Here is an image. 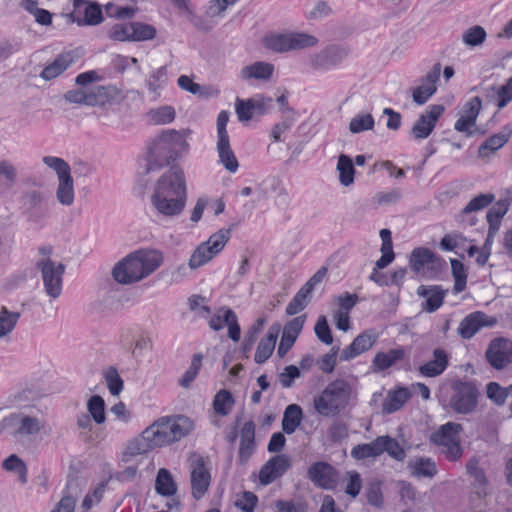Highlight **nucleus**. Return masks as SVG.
<instances>
[{
  "label": "nucleus",
  "instance_id": "1",
  "mask_svg": "<svg viewBox=\"0 0 512 512\" xmlns=\"http://www.w3.org/2000/svg\"><path fill=\"white\" fill-rule=\"evenodd\" d=\"M187 201L185 175L178 166H171L156 182L151 204L156 215L171 219L182 214Z\"/></svg>",
  "mask_w": 512,
  "mask_h": 512
},
{
  "label": "nucleus",
  "instance_id": "2",
  "mask_svg": "<svg viewBox=\"0 0 512 512\" xmlns=\"http://www.w3.org/2000/svg\"><path fill=\"white\" fill-rule=\"evenodd\" d=\"M186 132L168 129L157 135L147 146L143 175L158 171L188 151Z\"/></svg>",
  "mask_w": 512,
  "mask_h": 512
},
{
  "label": "nucleus",
  "instance_id": "3",
  "mask_svg": "<svg viewBox=\"0 0 512 512\" xmlns=\"http://www.w3.org/2000/svg\"><path fill=\"white\" fill-rule=\"evenodd\" d=\"M163 262V254L154 249H140L130 253L113 268L112 275L120 284H130L140 281L155 270Z\"/></svg>",
  "mask_w": 512,
  "mask_h": 512
},
{
  "label": "nucleus",
  "instance_id": "4",
  "mask_svg": "<svg viewBox=\"0 0 512 512\" xmlns=\"http://www.w3.org/2000/svg\"><path fill=\"white\" fill-rule=\"evenodd\" d=\"M480 389L474 380H453L447 398L441 401L443 408L458 415H471L478 409Z\"/></svg>",
  "mask_w": 512,
  "mask_h": 512
},
{
  "label": "nucleus",
  "instance_id": "5",
  "mask_svg": "<svg viewBox=\"0 0 512 512\" xmlns=\"http://www.w3.org/2000/svg\"><path fill=\"white\" fill-rule=\"evenodd\" d=\"M171 417H161L148 426L139 437L130 441L125 454L136 456L148 453L155 448L171 444Z\"/></svg>",
  "mask_w": 512,
  "mask_h": 512
},
{
  "label": "nucleus",
  "instance_id": "6",
  "mask_svg": "<svg viewBox=\"0 0 512 512\" xmlns=\"http://www.w3.org/2000/svg\"><path fill=\"white\" fill-rule=\"evenodd\" d=\"M350 395L349 383L344 379H336L314 399L315 409L323 416L337 415L348 404Z\"/></svg>",
  "mask_w": 512,
  "mask_h": 512
},
{
  "label": "nucleus",
  "instance_id": "7",
  "mask_svg": "<svg viewBox=\"0 0 512 512\" xmlns=\"http://www.w3.org/2000/svg\"><path fill=\"white\" fill-rule=\"evenodd\" d=\"M318 39L305 33H275L263 38V46L276 53H285L292 50H300L313 47Z\"/></svg>",
  "mask_w": 512,
  "mask_h": 512
},
{
  "label": "nucleus",
  "instance_id": "8",
  "mask_svg": "<svg viewBox=\"0 0 512 512\" xmlns=\"http://www.w3.org/2000/svg\"><path fill=\"white\" fill-rule=\"evenodd\" d=\"M231 236V228H222L213 233L208 240L202 242L192 253L188 267L192 270L197 269L219 254Z\"/></svg>",
  "mask_w": 512,
  "mask_h": 512
},
{
  "label": "nucleus",
  "instance_id": "9",
  "mask_svg": "<svg viewBox=\"0 0 512 512\" xmlns=\"http://www.w3.org/2000/svg\"><path fill=\"white\" fill-rule=\"evenodd\" d=\"M37 268L41 271L45 292L53 299L58 298L62 293L63 275L65 265L55 263L50 258L37 262Z\"/></svg>",
  "mask_w": 512,
  "mask_h": 512
},
{
  "label": "nucleus",
  "instance_id": "10",
  "mask_svg": "<svg viewBox=\"0 0 512 512\" xmlns=\"http://www.w3.org/2000/svg\"><path fill=\"white\" fill-rule=\"evenodd\" d=\"M349 55V49L342 45H328L309 56V64L317 71H327L338 66Z\"/></svg>",
  "mask_w": 512,
  "mask_h": 512
},
{
  "label": "nucleus",
  "instance_id": "11",
  "mask_svg": "<svg viewBox=\"0 0 512 512\" xmlns=\"http://www.w3.org/2000/svg\"><path fill=\"white\" fill-rule=\"evenodd\" d=\"M70 16L78 26H96L104 20L101 5L92 0H73Z\"/></svg>",
  "mask_w": 512,
  "mask_h": 512
},
{
  "label": "nucleus",
  "instance_id": "12",
  "mask_svg": "<svg viewBox=\"0 0 512 512\" xmlns=\"http://www.w3.org/2000/svg\"><path fill=\"white\" fill-rule=\"evenodd\" d=\"M445 108L441 104H433L420 114L411 129V135L415 140L426 139L430 136L437 125L439 118L444 113Z\"/></svg>",
  "mask_w": 512,
  "mask_h": 512
},
{
  "label": "nucleus",
  "instance_id": "13",
  "mask_svg": "<svg viewBox=\"0 0 512 512\" xmlns=\"http://www.w3.org/2000/svg\"><path fill=\"white\" fill-rule=\"evenodd\" d=\"M486 359L491 367L496 370L506 368L512 363V342L505 338H496L489 344Z\"/></svg>",
  "mask_w": 512,
  "mask_h": 512
},
{
  "label": "nucleus",
  "instance_id": "14",
  "mask_svg": "<svg viewBox=\"0 0 512 512\" xmlns=\"http://www.w3.org/2000/svg\"><path fill=\"white\" fill-rule=\"evenodd\" d=\"M291 467V459L286 454H278L271 457L259 471L261 485L267 486L277 478L283 476Z\"/></svg>",
  "mask_w": 512,
  "mask_h": 512
},
{
  "label": "nucleus",
  "instance_id": "15",
  "mask_svg": "<svg viewBox=\"0 0 512 512\" xmlns=\"http://www.w3.org/2000/svg\"><path fill=\"white\" fill-rule=\"evenodd\" d=\"M308 477L315 486L326 490H332L338 482L337 470L327 462L313 463L308 469Z\"/></svg>",
  "mask_w": 512,
  "mask_h": 512
},
{
  "label": "nucleus",
  "instance_id": "16",
  "mask_svg": "<svg viewBox=\"0 0 512 512\" xmlns=\"http://www.w3.org/2000/svg\"><path fill=\"white\" fill-rule=\"evenodd\" d=\"M497 320L481 311L468 314L459 324L458 334L462 339H471L481 328L492 327Z\"/></svg>",
  "mask_w": 512,
  "mask_h": 512
},
{
  "label": "nucleus",
  "instance_id": "17",
  "mask_svg": "<svg viewBox=\"0 0 512 512\" xmlns=\"http://www.w3.org/2000/svg\"><path fill=\"white\" fill-rule=\"evenodd\" d=\"M191 467V494L195 500H200L208 491L211 475L202 457L193 460Z\"/></svg>",
  "mask_w": 512,
  "mask_h": 512
},
{
  "label": "nucleus",
  "instance_id": "18",
  "mask_svg": "<svg viewBox=\"0 0 512 512\" xmlns=\"http://www.w3.org/2000/svg\"><path fill=\"white\" fill-rule=\"evenodd\" d=\"M378 340V335L373 330H366L360 333L352 343L342 350L341 361H349L368 351Z\"/></svg>",
  "mask_w": 512,
  "mask_h": 512
},
{
  "label": "nucleus",
  "instance_id": "19",
  "mask_svg": "<svg viewBox=\"0 0 512 512\" xmlns=\"http://www.w3.org/2000/svg\"><path fill=\"white\" fill-rule=\"evenodd\" d=\"M305 320L306 316L301 315L293 318L285 324L277 350V354L280 358L284 357L294 345L298 335L303 329Z\"/></svg>",
  "mask_w": 512,
  "mask_h": 512
},
{
  "label": "nucleus",
  "instance_id": "20",
  "mask_svg": "<svg viewBox=\"0 0 512 512\" xmlns=\"http://www.w3.org/2000/svg\"><path fill=\"white\" fill-rule=\"evenodd\" d=\"M77 58L74 51L60 53L52 63L42 70L40 77L46 81L55 79L70 68L77 61Z\"/></svg>",
  "mask_w": 512,
  "mask_h": 512
},
{
  "label": "nucleus",
  "instance_id": "21",
  "mask_svg": "<svg viewBox=\"0 0 512 512\" xmlns=\"http://www.w3.org/2000/svg\"><path fill=\"white\" fill-rule=\"evenodd\" d=\"M449 366V355L442 348L433 351V359L419 367V373L427 378H434L441 375Z\"/></svg>",
  "mask_w": 512,
  "mask_h": 512
},
{
  "label": "nucleus",
  "instance_id": "22",
  "mask_svg": "<svg viewBox=\"0 0 512 512\" xmlns=\"http://www.w3.org/2000/svg\"><path fill=\"white\" fill-rule=\"evenodd\" d=\"M512 128L505 125L502 130L488 137L478 148V155L482 158L489 157L497 150L501 149L510 139Z\"/></svg>",
  "mask_w": 512,
  "mask_h": 512
},
{
  "label": "nucleus",
  "instance_id": "23",
  "mask_svg": "<svg viewBox=\"0 0 512 512\" xmlns=\"http://www.w3.org/2000/svg\"><path fill=\"white\" fill-rule=\"evenodd\" d=\"M255 450V423L249 420L244 423L240 432L239 460L245 463Z\"/></svg>",
  "mask_w": 512,
  "mask_h": 512
},
{
  "label": "nucleus",
  "instance_id": "24",
  "mask_svg": "<svg viewBox=\"0 0 512 512\" xmlns=\"http://www.w3.org/2000/svg\"><path fill=\"white\" fill-rule=\"evenodd\" d=\"M405 350L402 347L390 349L388 352H378L374 356L371 369L373 372H382L405 358Z\"/></svg>",
  "mask_w": 512,
  "mask_h": 512
},
{
  "label": "nucleus",
  "instance_id": "25",
  "mask_svg": "<svg viewBox=\"0 0 512 512\" xmlns=\"http://www.w3.org/2000/svg\"><path fill=\"white\" fill-rule=\"evenodd\" d=\"M417 294L420 297H427L423 303V310L428 313L437 311L442 306L445 297V292L438 285L428 287L421 285L417 289Z\"/></svg>",
  "mask_w": 512,
  "mask_h": 512
},
{
  "label": "nucleus",
  "instance_id": "26",
  "mask_svg": "<svg viewBox=\"0 0 512 512\" xmlns=\"http://www.w3.org/2000/svg\"><path fill=\"white\" fill-rule=\"evenodd\" d=\"M279 330V326L270 327L266 337L261 339L259 342L254 356V361L257 364H263L272 355L278 338Z\"/></svg>",
  "mask_w": 512,
  "mask_h": 512
},
{
  "label": "nucleus",
  "instance_id": "27",
  "mask_svg": "<svg viewBox=\"0 0 512 512\" xmlns=\"http://www.w3.org/2000/svg\"><path fill=\"white\" fill-rule=\"evenodd\" d=\"M218 162L230 173L237 172L239 168L238 159L231 148L230 139H217L216 145Z\"/></svg>",
  "mask_w": 512,
  "mask_h": 512
},
{
  "label": "nucleus",
  "instance_id": "28",
  "mask_svg": "<svg viewBox=\"0 0 512 512\" xmlns=\"http://www.w3.org/2000/svg\"><path fill=\"white\" fill-rule=\"evenodd\" d=\"M410 397L411 393L406 387H398L395 390L389 391L382 404V412L384 414H392L400 410Z\"/></svg>",
  "mask_w": 512,
  "mask_h": 512
},
{
  "label": "nucleus",
  "instance_id": "29",
  "mask_svg": "<svg viewBox=\"0 0 512 512\" xmlns=\"http://www.w3.org/2000/svg\"><path fill=\"white\" fill-rule=\"evenodd\" d=\"M467 473L474 479L473 487L478 498L487 495L488 479L485 471L479 466V460L475 457L471 458L466 464Z\"/></svg>",
  "mask_w": 512,
  "mask_h": 512
},
{
  "label": "nucleus",
  "instance_id": "30",
  "mask_svg": "<svg viewBox=\"0 0 512 512\" xmlns=\"http://www.w3.org/2000/svg\"><path fill=\"white\" fill-rule=\"evenodd\" d=\"M463 431L460 423L447 422L441 425L437 431L430 436V441L435 445H443L450 441L459 440V433Z\"/></svg>",
  "mask_w": 512,
  "mask_h": 512
},
{
  "label": "nucleus",
  "instance_id": "31",
  "mask_svg": "<svg viewBox=\"0 0 512 512\" xmlns=\"http://www.w3.org/2000/svg\"><path fill=\"white\" fill-rule=\"evenodd\" d=\"M274 72V65L268 62L257 61L241 69L240 76L243 80L257 79L269 80Z\"/></svg>",
  "mask_w": 512,
  "mask_h": 512
},
{
  "label": "nucleus",
  "instance_id": "32",
  "mask_svg": "<svg viewBox=\"0 0 512 512\" xmlns=\"http://www.w3.org/2000/svg\"><path fill=\"white\" fill-rule=\"evenodd\" d=\"M303 420V410L298 404L288 405L282 418V430L284 433L293 434Z\"/></svg>",
  "mask_w": 512,
  "mask_h": 512
},
{
  "label": "nucleus",
  "instance_id": "33",
  "mask_svg": "<svg viewBox=\"0 0 512 512\" xmlns=\"http://www.w3.org/2000/svg\"><path fill=\"white\" fill-rule=\"evenodd\" d=\"M408 468L417 478H433L438 472L436 463L429 457H417L409 461Z\"/></svg>",
  "mask_w": 512,
  "mask_h": 512
},
{
  "label": "nucleus",
  "instance_id": "34",
  "mask_svg": "<svg viewBox=\"0 0 512 512\" xmlns=\"http://www.w3.org/2000/svg\"><path fill=\"white\" fill-rule=\"evenodd\" d=\"M155 490L157 494L165 497L173 496L177 492V485L169 470L159 469L155 480Z\"/></svg>",
  "mask_w": 512,
  "mask_h": 512
},
{
  "label": "nucleus",
  "instance_id": "35",
  "mask_svg": "<svg viewBox=\"0 0 512 512\" xmlns=\"http://www.w3.org/2000/svg\"><path fill=\"white\" fill-rule=\"evenodd\" d=\"M436 260V255L429 248L417 247L412 250L409 257L411 269L418 273L425 265L431 264Z\"/></svg>",
  "mask_w": 512,
  "mask_h": 512
},
{
  "label": "nucleus",
  "instance_id": "36",
  "mask_svg": "<svg viewBox=\"0 0 512 512\" xmlns=\"http://www.w3.org/2000/svg\"><path fill=\"white\" fill-rule=\"evenodd\" d=\"M380 454L386 452L391 458L397 461H403L406 457V452L399 444V442L389 435L379 436Z\"/></svg>",
  "mask_w": 512,
  "mask_h": 512
},
{
  "label": "nucleus",
  "instance_id": "37",
  "mask_svg": "<svg viewBox=\"0 0 512 512\" xmlns=\"http://www.w3.org/2000/svg\"><path fill=\"white\" fill-rule=\"evenodd\" d=\"M337 170L339 172V181L341 185L348 187L354 182L355 168L352 159L341 154L338 157Z\"/></svg>",
  "mask_w": 512,
  "mask_h": 512
},
{
  "label": "nucleus",
  "instance_id": "38",
  "mask_svg": "<svg viewBox=\"0 0 512 512\" xmlns=\"http://www.w3.org/2000/svg\"><path fill=\"white\" fill-rule=\"evenodd\" d=\"M235 403L233 395L226 389H221L213 399V409L217 415L226 416L232 410Z\"/></svg>",
  "mask_w": 512,
  "mask_h": 512
},
{
  "label": "nucleus",
  "instance_id": "39",
  "mask_svg": "<svg viewBox=\"0 0 512 512\" xmlns=\"http://www.w3.org/2000/svg\"><path fill=\"white\" fill-rule=\"evenodd\" d=\"M56 190V198L58 202L64 206H71L74 202V185L72 176L58 180Z\"/></svg>",
  "mask_w": 512,
  "mask_h": 512
},
{
  "label": "nucleus",
  "instance_id": "40",
  "mask_svg": "<svg viewBox=\"0 0 512 512\" xmlns=\"http://www.w3.org/2000/svg\"><path fill=\"white\" fill-rule=\"evenodd\" d=\"M192 429L193 424L189 418L182 415L177 416L176 418L171 417V428L169 430L171 435V443L185 437L190 433Z\"/></svg>",
  "mask_w": 512,
  "mask_h": 512
},
{
  "label": "nucleus",
  "instance_id": "41",
  "mask_svg": "<svg viewBox=\"0 0 512 512\" xmlns=\"http://www.w3.org/2000/svg\"><path fill=\"white\" fill-rule=\"evenodd\" d=\"M311 294L312 292L310 290H308L305 286H302L286 306V314L289 316L296 315L305 309L309 303Z\"/></svg>",
  "mask_w": 512,
  "mask_h": 512
},
{
  "label": "nucleus",
  "instance_id": "42",
  "mask_svg": "<svg viewBox=\"0 0 512 512\" xmlns=\"http://www.w3.org/2000/svg\"><path fill=\"white\" fill-rule=\"evenodd\" d=\"M379 436L370 443L358 444L351 450V456L357 460L380 456Z\"/></svg>",
  "mask_w": 512,
  "mask_h": 512
},
{
  "label": "nucleus",
  "instance_id": "43",
  "mask_svg": "<svg viewBox=\"0 0 512 512\" xmlns=\"http://www.w3.org/2000/svg\"><path fill=\"white\" fill-rule=\"evenodd\" d=\"M220 312H223V322L228 328V337L233 342H238L241 337V328L236 313L229 307H221Z\"/></svg>",
  "mask_w": 512,
  "mask_h": 512
},
{
  "label": "nucleus",
  "instance_id": "44",
  "mask_svg": "<svg viewBox=\"0 0 512 512\" xmlns=\"http://www.w3.org/2000/svg\"><path fill=\"white\" fill-rule=\"evenodd\" d=\"M265 322V318H258L245 333L243 342L241 344V350L246 356L252 350L258 338V335L262 332L264 328Z\"/></svg>",
  "mask_w": 512,
  "mask_h": 512
},
{
  "label": "nucleus",
  "instance_id": "45",
  "mask_svg": "<svg viewBox=\"0 0 512 512\" xmlns=\"http://www.w3.org/2000/svg\"><path fill=\"white\" fill-rule=\"evenodd\" d=\"M105 401L100 395H93L87 401V410L96 424H103L106 420Z\"/></svg>",
  "mask_w": 512,
  "mask_h": 512
},
{
  "label": "nucleus",
  "instance_id": "46",
  "mask_svg": "<svg viewBox=\"0 0 512 512\" xmlns=\"http://www.w3.org/2000/svg\"><path fill=\"white\" fill-rule=\"evenodd\" d=\"M157 30L153 25L134 21L132 22V42L149 41L156 37Z\"/></svg>",
  "mask_w": 512,
  "mask_h": 512
},
{
  "label": "nucleus",
  "instance_id": "47",
  "mask_svg": "<svg viewBox=\"0 0 512 512\" xmlns=\"http://www.w3.org/2000/svg\"><path fill=\"white\" fill-rule=\"evenodd\" d=\"M494 200L495 195L493 193H481L467 203V205L461 210L460 216L481 211L492 204Z\"/></svg>",
  "mask_w": 512,
  "mask_h": 512
},
{
  "label": "nucleus",
  "instance_id": "48",
  "mask_svg": "<svg viewBox=\"0 0 512 512\" xmlns=\"http://www.w3.org/2000/svg\"><path fill=\"white\" fill-rule=\"evenodd\" d=\"M202 360V354L197 353L193 355L189 368L185 371V373L178 381L181 387L188 388L191 385V383L195 380L201 369Z\"/></svg>",
  "mask_w": 512,
  "mask_h": 512
},
{
  "label": "nucleus",
  "instance_id": "49",
  "mask_svg": "<svg viewBox=\"0 0 512 512\" xmlns=\"http://www.w3.org/2000/svg\"><path fill=\"white\" fill-rule=\"evenodd\" d=\"M20 318L19 312H11L6 307L0 310V338L5 337L15 328Z\"/></svg>",
  "mask_w": 512,
  "mask_h": 512
},
{
  "label": "nucleus",
  "instance_id": "50",
  "mask_svg": "<svg viewBox=\"0 0 512 512\" xmlns=\"http://www.w3.org/2000/svg\"><path fill=\"white\" fill-rule=\"evenodd\" d=\"M167 75V66H161L156 70L152 71L148 79L146 80L148 90L155 95H159L158 91L167 82Z\"/></svg>",
  "mask_w": 512,
  "mask_h": 512
},
{
  "label": "nucleus",
  "instance_id": "51",
  "mask_svg": "<svg viewBox=\"0 0 512 512\" xmlns=\"http://www.w3.org/2000/svg\"><path fill=\"white\" fill-rule=\"evenodd\" d=\"M2 467L6 471L17 473L22 483L27 482V466L16 454L6 458L2 463Z\"/></svg>",
  "mask_w": 512,
  "mask_h": 512
},
{
  "label": "nucleus",
  "instance_id": "52",
  "mask_svg": "<svg viewBox=\"0 0 512 512\" xmlns=\"http://www.w3.org/2000/svg\"><path fill=\"white\" fill-rule=\"evenodd\" d=\"M20 428L15 432L20 433V436L33 435L40 432L43 424L37 417L28 416L20 413Z\"/></svg>",
  "mask_w": 512,
  "mask_h": 512
},
{
  "label": "nucleus",
  "instance_id": "53",
  "mask_svg": "<svg viewBox=\"0 0 512 512\" xmlns=\"http://www.w3.org/2000/svg\"><path fill=\"white\" fill-rule=\"evenodd\" d=\"M451 270L452 276L454 278V291L459 293L462 292L466 288L467 282V272L460 260L451 259Z\"/></svg>",
  "mask_w": 512,
  "mask_h": 512
},
{
  "label": "nucleus",
  "instance_id": "54",
  "mask_svg": "<svg viewBox=\"0 0 512 512\" xmlns=\"http://www.w3.org/2000/svg\"><path fill=\"white\" fill-rule=\"evenodd\" d=\"M89 91L90 106H104L112 99V89L109 86H96Z\"/></svg>",
  "mask_w": 512,
  "mask_h": 512
},
{
  "label": "nucleus",
  "instance_id": "55",
  "mask_svg": "<svg viewBox=\"0 0 512 512\" xmlns=\"http://www.w3.org/2000/svg\"><path fill=\"white\" fill-rule=\"evenodd\" d=\"M43 163L54 170L58 176V180L71 175L70 165L62 158L56 156H44Z\"/></svg>",
  "mask_w": 512,
  "mask_h": 512
},
{
  "label": "nucleus",
  "instance_id": "56",
  "mask_svg": "<svg viewBox=\"0 0 512 512\" xmlns=\"http://www.w3.org/2000/svg\"><path fill=\"white\" fill-rule=\"evenodd\" d=\"M487 37V33L482 26L475 25L467 29L462 35V41L469 47L481 45Z\"/></svg>",
  "mask_w": 512,
  "mask_h": 512
},
{
  "label": "nucleus",
  "instance_id": "57",
  "mask_svg": "<svg viewBox=\"0 0 512 512\" xmlns=\"http://www.w3.org/2000/svg\"><path fill=\"white\" fill-rule=\"evenodd\" d=\"M374 124V118L370 113L356 115L349 123V130L353 134H358L373 129Z\"/></svg>",
  "mask_w": 512,
  "mask_h": 512
},
{
  "label": "nucleus",
  "instance_id": "58",
  "mask_svg": "<svg viewBox=\"0 0 512 512\" xmlns=\"http://www.w3.org/2000/svg\"><path fill=\"white\" fill-rule=\"evenodd\" d=\"M132 22L118 23L112 26L108 32L111 40L119 42H132Z\"/></svg>",
  "mask_w": 512,
  "mask_h": 512
},
{
  "label": "nucleus",
  "instance_id": "59",
  "mask_svg": "<svg viewBox=\"0 0 512 512\" xmlns=\"http://www.w3.org/2000/svg\"><path fill=\"white\" fill-rule=\"evenodd\" d=\"M104 377L111 395H119L124 388V382L117 369L115 367H109L105 372Z\"/></svg>",
  "mask_w": 512,
  "mask_h": 512
},
{
  "label": "nucleus",
  "instance_id": "60",
  "mask_svg": "<svg viewBox=\"0 0 512 512\" xmlns=\"http://www.w3.org/2000/svg\"><path fill=\"white\" fill-rule=\"evenodd\" d=\"M510 201L508 199H501L495 203L487 212V222L495 221L501 222V219L506 215L509 210Z\"/></svg>",
  "mask_w": 512,
  "mask_h": 512
},
{
  "label": "nucleus",
  "instance_id": "61",
  "mask_svg": "<svg viewBox=\"0 0 512 512\" xmlns=\"http://www.w3.org/2000/svg\"><path fill=\"white\" fill-rule=\"evenodd\" d=\"M314 331L318 339L326 345L333 342L332 332L325 316H320L314 327Z\"/></svg>",
  "mask_w": 512,
  "mask_h": 512
},
{
  "label": "nucleus",
  "instance_id": "62",
  "mask_svg": "<svg viewBox=\"0 0 512 512\" xmlns=\"http://www.w3.org/2000/svg\"><path fill=\"white\" fill-rule=\"evenodd\" d=\"M487 397L496 405L502 406L507 399V393L497 382H489L486 386Z\"/></svg>",
  "mask_w": 512,
  "mask_h": 512
},
{
  "label": "nucleus",
  "instance_id": "63",
  "mask_svg": "<svg viewBox=\"0 0 512 512\" xmlns=\"http://www.w3.org/2000/svg\"><path fill=\"white\" fill-rule=\"evenodd\" d=\"M258 503V497L250 491H245L235 502V506L243 512H254Z\"/></svg>",
  "mask_w": 512,
  "mask_h": 512
},
{
  "label": "nucleus",
  "instance_id": "64",
  "mask_svg": "<svg viewBox=\"0 0 512 512\" xmlns=\"http://www.w3.org/2000/svg\"><path fill=\"white\" fill-rule=\"evenodd\" d=\"M492 90H495L498 96V109L504 108L510 101H512V77L509 78L507 82L497 90L494 87H492Z\"/></svg>",
  "mask_w": 512,
  "mask_h": 512
}]
</instances>
